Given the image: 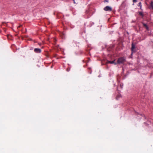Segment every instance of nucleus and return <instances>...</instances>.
<instances>
[{"label": "nucleus", "instance_id": "nucleus-4", "mask_svg": "<svg viewBox=\"0 0 153 153\" xmlns=\"http://www.w3.org/2000/svg\"><path fill=\"white\" fill-rule=\"evenodd\" d=\"M104 10L106 11H111L112 8L110 6H107L104 8Z\"/></svg>", "mask_w": 153, "mask_h": 153}, {"label": "nucleus", "instance_id": "nucleus-7", "mask_svg": "<svg viewBox=\"0 0 153 153\" xmlns=\"http://www.w3.org/2000/svg\"><path fill=\"white\" fill-rule=\"evenodd\" d=\"M150 4V6L149 7V8L150 9L151 8L153 10V1L152 0H151V2Z\"/></svg>", "mask_w": 153, "mask_h": 153}, {"label": "nucleus", "instance_id": "nucleus-13", "mask_svg": "<svg viewBox=\"0 0 153 153\" xmlns=\"http://www.w3.org/2000/svg\"><path fill=\"white\" fill-rule=\"evenodd\" d=\"M22 26V25H20V26H19L18 27V28H19L20 27H21Z\"/></svg>", "mask_w": 153, "mask_h": 153}, {"label": "nucleus", "instance_id": "nucleus-5", "mask_svg": "<svg viewBox=\"0 0 153 153\" xmlns=\"http://www.w3.org/2000/svg\"><path fill=\"white\" fill-rule=\"evenodd\" d=\"M142 23L143 24V27L146 28V30L147 31H149V27L148 26V25H147V24H145L143 22H142Z\"/></svg>", "mask_w": 153, "mask_h": 153}, {"label": "nucleus", "instance_id": "nucleus-1", "mask_svg": "<svg viewBox=\"0 0 153 153\" xmlns=\"http://www.w3.org/2000/svg\"><path fill=\"white\" fill-rule=\"evenodd\" d=\"M126 62V57H120L118 58L116 62L117 65H120L121 64H124Z\"/></svg>", "mask_w": 153, "mask_h": 153}, {"label": "nucleus", "instance_id": "nucleus-11", "mask_svg": "<svg viewBox=\"0 0 153 153\" xmlns=\"http://www.w3.org/2000/svg\"><path fill=\"white\" fill-rule=\"evenodd\" d=\"M137 0H133V1L134 3H135L137 2Z\"/></svg>", "mask_w": 153, "mask_h": 153}, {"label": "nucleus", "instance_id": "nucleus-3", "mask_svg": "<svg viewBox=\"0 0 153 153\" xmlns=\"http://www.w3.org/2000/svg\"><path fill=\"white\" fill-rule=\"evenodd\" d=\"M116 59H114L112 61L107 60L106 62V65H107L108 64L110 63L111 64H114V65H117V63L115 62Z\"/></svg>", "mask_w": 153, "mask_h": 153}, {"label": "nucleus", "instance_id": "nucleus-18", "mask_svg": "<svg viewBox=\"0 0 153 153\" xmlns=\"http://www.w3.org/2000/svg\"><path fill=\"white\" fill-rule=\"evenodd\" d=\"M38 44L39 45H40V44L39 43H38Z\"/></svg>", "mask_w": 153, "mask_h": 153}, {"label": "nucleus", "instance_id": "nucleus-6", "mask_svg": "<svg viewBox=\"0 0 153 153\" xmlns=\"http://www.w3.org/2000/svg\"><path fill=\"white\" fill-rule=\"evenodd\" d=\"M34 51L36 53H39L41 52V50L39 48H36L34 49Z\"/></svg>", "mask_w": 153, "mask_h": 153}, {"label": "nucleus", "instance_id": "nucleus-14", "mask_svg": "<svg viewBox=\"0 0 153 153\" xmlns=\"http://www.w3.org/2000/svg\"><path fill=\"white\" fill-rule=\"evenodd\" d=\"M104 2H108V1L107 0H105Z\"/></svg>", "mask_w": 153, "mask_h": 153}, {"label": "nucleus", "instance_id": "nucleus-2", "mask_svg": "<svg viewBox=\"0 0 153 153\" xmlns=\"http://www.w3.org/2000/svg\"><path fill=\"white\" fill-rule=\"evenodd\" d=\"M136 43H134L133 42H132L131 44V52H132V53H135L137 52V50L136 49Z\"/></svg>", "mask_w": 153, "mask_h": 153}, {"label": "nucleus", "instance_id": "nucleus-15", "mask_svg": "<svg viewBox=\"0 0 153 153\" xmlns=\"http://www.w3.org/2000/svg\"><path fill=\"white\" fill-rule=\"evenodd\" d=\"M73 0V1H74V4L75 3V0Z\"/></svg>", "mask_w": 153, "mask_h": 153}, {"label": "nucleus", "instance_id": "nucleus-9", "mask_svg": "<svg viewBox=\"0 0 153 153\" xmlns=\"http://www.w3.org/2000/svg\"><path fill=\"white\" fill-rule=\"evenodd\" d=\"M138 6L140 7V9L141 10H142V5H141V2H140L138 4Z\"/></svg>", "mask_w": 153, "mask_h": 153}, {"label": "nucleus", "instance_id": "nucleus-16", "mask_svg": "<svg viewBox=\"0 0 153 153\" xmlns=\"http://www.w3.org/2000/svg\"><path fill=\"white\" fill-rule=\"evenodd\" d=\"M133 53H132V52H131V56H132Z\"/></svg>", "mask_w": 153, "mask_h": 153}, {"label": "nucleus", "instance_id": "nucleus-8", "mask_svg": "<svg viewBox=\"0 0 153 153\" xmlns=\"http://www.w3.org/2000/svg\"><path fill=\"white\" fill-rule=\"evenodd\" d=\"M138 13H139V15L141 16L142 18H143L144 16V14L142 12H138Z\"/></svg>", "mask_w": 153, "mask_h": 153}, {"label": "nucleus", "instance_id": "nucleus-10", "mask_svg": "<svg viewBox=\"0 0 153 153\" xmlns=\"http://www.w3.org/2000/svg\"><path fill=\"white\" fill-rule=\"evenodd\" d=\"M120 97V96L119 95H117L116 97V99H118V98H119Z\"/></svg>", "mask_w": 153, "mask_h": 153}, {"label": "nucleus", "instance_id": "nucleus-17", "mask_svg": "<svg viewBox=\"0 0 153 153\" xmlns=\"http://www.w3.org/2000/svg\"><path fill=\"white\" fill-rule=\"evenodd\" d=\"M26 31H27L26 29Z\"/></svg>", "mask_w": 153, "mask_h": 153}, {"label": "nucleus", "instance_id": "nucleus-12", "mask_svg": "<svg viewBox=\"0 0 153 153\" xmlns=\"http://www.w3.org/2000/svg\"><path fill=\"white\" fill-rule=\"evenodd\" d=\"M28 40H30V41H32V39L31 38H29V39H28Z\"/></svg>", "mask_w": 153, "mask_h": 153}]
</instances>
